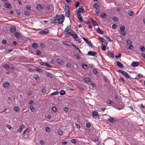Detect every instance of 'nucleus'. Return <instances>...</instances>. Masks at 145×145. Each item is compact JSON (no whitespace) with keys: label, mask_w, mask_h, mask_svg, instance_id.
Here are the masks:
<instances>
[{"label":"nucleus","mask_w":145,"mask_h":145,"mask_svg":"<svg viewBox=\"0 0 145 145\" xmlns=\"http://www.w3.org/2000/svg\"><path fill=\"white\" fill-rule=\"evenodd\" d=\"M72 37L74 39V40L78 41L79 43L81 42V40L80 38L79 37L76 33L74 31H71V33H69Z\"/></svg>","instance_id":"obj_1"},{"label":"nucleus","mask_w":145,"mask_h":145,"mask_svg":"<svg viewBox=\"0 0 145 145\" xmlns=\"http://www.w3.org/2000/svg\"><path fill=\"white\" fill-rule=\"evenodd\" d=\"M64 17L63 15L58 16L57 23L59 24H62L64 21Z\"/></svg>","instance_id":"obj_2"},{"label":"nucleus","mask_w":145,"mask_h":145,"mask_svg":"<svg viewBox=\"0 0 145 145\" xmlns=\"http://www.w3.org/2000/svg\"><path fill=\"white\" fill-rule=\"evenodd\" d=\"M120 33L123 35L125 36L126 35V33L125 31V27L123 26H121L120 27Z\"/></svg>","instance_id":"obj_3"},{"label":"nucleus","mask_w":145,"mask_h":145,"mask_svg":"<svg viewBox=\"0 0 145 145\" xmlns=\"http://www.w3.org/2000/svg\"><path fill=\"white\" fill-rule=\"evenodd\" d=\"M92 114L94 118L97 120H99V119L98 112L96 111L92 112Z\"/></svg>","instance_id":"obj_4"},{"label":"nucleus","mask_w":145,"mask_h":145,"mask_svg":"<svg viewBox=\"0 0 145 145\" xmlns=\"http://www.w3.org/2000/svg\"><path fill=\"white\" fill-rule=\"evenodd\" d=\"M99 40H101V42L102 43V45L107 46V43L105 39L102 37H99Z\"/></svg>","instance_id":"obj_5"},{"label":"nucleus","mask_w":145,"mask_h":145,"mask_svg":"<svg viewBox=\"0 0 145 145\" xmlns=\"http://www.w3.org/2000/svg\"><path fill=\"white\" fill-rule=\"evenodd\" d=\"M49 32V30L48 29H46L40 31L39 33L41 35L47 34Z\"/></svg>","instance_id":"obj_6"},{"label":"nucleus","mask_w":145,"mask_h":145,"mask_svg":"<svg viewBox=\"0 0 145 145\" xmlns=\"http://www.w3.org/2000/svg\"><path fill=\"white\" fill-rule=\"evenodd\" d=\"M71 27L70 26H67L64 30V33H66V34H69V33H71Z\"/></svg>","instance_id":"obj_7"},{"label":"nucleus","mask_w":145,"mask_h":145,"mask_svg":"<svg viewBox=\"0 0 145 145\" xmlns=\"http://www.w3.org/2000/svg\"><path fill=\"white\" fill-rule=\"evenodd\" d=\"M58 15H56L55 17H53L52 20L51 21V23H57Z\"/></svg>","instance_id":"obj_8"},{"label":"nucleus","mask_w":145,"mask_h":145,"mask_svg":"<svg viewBox=\"0 0 145 145\" xmlns=\"http://www.w3.org/2000/svg\"><path fill=\"white\" fill-rule=\"evenodd\" d=\"M119 72H121L122 74L125 76L127 78H130V76L129 75L126 73V72L124 71H121L120 70Z\"/></svg>","instance_id":"obj_9"},{"label":"nucleus","mask_w":145,"mask_h":145,"mask_svg":"<svg viewBox=\"0 0 145 145\" xmlns=\"http://www.w3.org/2000/svg\"><path fill=\"white\" fill-rule=\"evenodd\" d=\"M28 130V129H26L24 130L23 133V136L25 138H27L28 137V132H27Z\"/></svg>","instance_id":"obj_10"},{"label":"nucleus","mask_w":145,"mask_h":145,"mask_svg":"<svg viewBox=\"0 0 145 145\" xmlns=\"http://www.w3.org/2000/svg\"><path fill=\"white\" fill-rule=\"evenodd\" d=\"M97 54V52L92 51H89L88 53V54L89 55L92 56H95Z\"/></svg>","instance_id":"obj_11"},{"label":"nucleus","mask_w":145,"mask_h":145,"mask_svg":"<svg viewBox=\"0 0 145 145\" xmlns=\"http://www.w3.org/2000/svg\"><path fill=\"white\" fill-rule=\"evenodd\" d=\"M84 10V9H83L82 8H79L78 10L76 12V14H80L83 13V12Z\"/></svg>","instance_id":"obj_12"},{"label":"nucleus","mask_w":145,"mask_h":145,"mask_svg":"<svg viewBox=\"0 0 145 145\" xmlns=\"http://www.w3.org/2000/svg\"><path fill=\"white\" fill-rule=\"evenodd\" d=\"M25 127L24 125L22 124L20 127L18 129V131L20 133H21L23 129L25 128Z\"/></svg>","instance_id":"obj_13"},{"label":"nucleus","mask_w":145,"mask_h":145,"mask_svg":"<svg viewBox=\"0 0 145 145\" xmlns=\"http://www.w3.org/2000/svg\"><path fill=\"white\" fill-rule=\"evenodd\" d=\"M83 39L85 41V42L88 44V45L90 46H92V44H91L88 40L85 38L82 37Z\"/></svg>","instance_id":"obj_14"},{"label":"nucleus","mask_w":145,"mask_h":145,"mask_svg":"<svg viewBox=\"0 0 145 145\" xmlns=\"http://www.w3.org/2000/svg\"><path fill=\"white\" fill-rule=\"evenodd\" d=\"M108 120L109 121L112 123H114L116 122V120L114 119L112 117H110Z\"/></svg>","instance_id":"obj_15"},{"label":"nucleus","mask_w":145,"mask_h":145,"mask_svg":"<svg viewBox=\"0 0 145 145\" xmlns=\"http://www.w3.org/2000/svg\"><path fill=\"white\" fill-rule=\"evenodd\" d=\"M5 7L8 8L9 9H10L12 7L11 5L8 3H5Z\"/></svg>","instance_id":"obj_16"},{"label":"nucleus","mask_w":145,"mask_h":145,"mask_svg":"<svg viewBox=\"0 0 145 145\" xmlns=\"http://www.w3.org/2000/svg\"><path fill=\"white\" fill-rule=\"evenodd\" d=\"M36 8L39 11L41 10L42 9H43L42 6L39 4H37V5Z\"/></svg>","instance_id":"obj_17"},{"label":"nucleus","mask_w":145,"mask_h":145,"mask_svg":"<svg viewBox=\"0 0 145 145\" xmlns=\"http://www.w3.org/2000/svg\"><path fill=\"white\" fill-rule=\"evenodd\" d=\"M138 65V63L137 62H133L131 63V66L133 67H136Z\"/></svg>","instance_id":"obj_18"},{"label":"nucleus","mask_w":145,"mask_h":145,"mask_svg":"<svg viewBox=\"0 0 145 145\" xmlns=\"http://www.w3.org/2000/svg\"><path fill=\"white\" fill-rule=\"evenodd\" d=\"M77 17L79 20L81 22L83 21V19L80 14H77Z\"/></svg>","instance_id":"obj_19"},{"label":"nucleus","mask_w":145,"mask_h":145,"mask_svg":"<svg viewBox=\"0 0 145 145\" xmlns=\"http://www.w3.org/2000/svg\"><path fill=\"white\" fill-rule=\"evenodd\" d=\"M16 30V27L15 26H12L11 27L10 31L12 33H14Z\"/></svg>","instance_id":"obj_20"},{"label":"nucleus","mask_w":145,"mask_h":145,"mask_svg":"<svg viewBox=\"0 0 145 145\" xmlns=\"http://www.w3.org/2000/svg\"><path fill=\"white\" fill-rule=\"evenodd\" d=\"M84 80L86 83L90 82L91 81V79L88 77L84 78Z\"/></svg>","instance_id":"obj_21"},{"label":"nucleus","mask_w":145,"mask_h":145,"mask_svg":"<svg viewBox=\"0 0 145 145\" xmlns=\"http://www.w3.org/2000/svg\"><path fill=\"white\" fill-rule=\"evenodd\" d=\"M96 30L97 32L100 34H102L104 33V32L101 31V29L99 28H97Z\"/></svg>","instance_id":"obj_22"},{"label":"nucleus","mask_w":145,"mask_h":145,"mask_svg":"<svg viewBox=\"0 0 145 145\" xmlns=\"http://www.w3.org/2000/svg\"><path fill=\"white\" fill-rule=\"evenodd\" d=\"M116 65L120 68H122L123 67V65L119 61H117L116 62Z\"/></svg>","instance_id":"obj_23"},{"label":"nucleus","mask_w":145,"mask_h":145,"mask_svg":"<svg viewBox=\"0 0 145 145\" xmlns=\"http://www.w3.org/2000/svg\"><path fill=\"white\" fill-rule=\"evenodd\" d=\"M34 79H35L37 81H38L39 80V78L37 74H35L33 77Z\"/></svg>","instance_id":"obj_24"},{"label":"nucleus","mask_w":145,"mask_h":145,"mask_svg":"<svg viewBox=\"0 0 145 145\" xmlns=\"http://www.w3.org/2000/svg\"><path fill=\"white\" fill-rule=\"evenodd\" d=\"M107 103L111 105H113L114 104V102L113 101H112L110 100H108L107 101Z\"/></svg>","instance_id":"obj_25"},{"label":"nucleus","mask_w":145,"mask_h":145,"mask_svg":"<svg viewBox=\"0 0 145 145\" xmlns=\"http://www.w3.org/2000/svg\"><path fill=\"white\" fill-rule=\"evenodd\" d=\"M65 16L69 18L70 17L71 12L69 11L65 12Z\"/></svg>","instance_id":"obj_26"},{"label":"nucleus","mask_w":145,"mask_h":145,"mask_svg":"<svg viewBox=\"0 0 145 145\" xmlns=\"http://www.w3.org/2000/svg\"><path fill=\"white\" fill-rule=\"evenodd\" d=\"M10 84L8 82H5L4 84H3V86L4 88H6L8 87Z\"/></svg>","instance_id":"obj_27"},{"label":"nucleus","mask_w":145,"mask_h":145,"mask_svg":"<svg viewBox=\"0 0 145 145\" xmlns=\"http://www.w3.org/2000/svg\"><path fill=\"white\" fill-rule=\"evenodd\" d=\"M32 47L34 48L37 49L38 48V45L36 43H33L32 45Z\"/></svg>","instance_id":"obj_28"},{"label":"nucleus","mask_w":145,"mask_h":145,"mask_svg":"<svg viewBox=\"0 0 145 145\" xmlns=\"http://www.w3.org/2000/svg\"><path fill=\"white\" fill-rule=\"evenodd\" d=\"M59 93L61 95H64L66 93L65 91L63 90H61Z\"/></svg>","instance_id":"obj_29"},{"label":"nucleus","mask_w":145,"mask_h":145,"mask_svg":"<svg viewBox=\"0 0 145 145\" xmlns=\"http://www.w3.org/2000/svg\"><path fill=\"white\" fill-rule=\"evenodd\" d=\"M47 89L46 87H44L42 89L41 91L43 93H45L46 92Z\"/></svg>","instance_id":"obj_30"},{"label":"nucleus","mask_w":145,"mask_h":145,"mask_svg":"<svg viewBox=\"0 0 145 145\" xmlns=\"http://www.w3.org/2000/svg\"><path fill=\"white\" fill-rule=\"evenodd\" d=\"M65 12L69 11V7L68 5L66 6L65 8Z\"/></svg>","instance_id":"obj_31"},{"label":"nucleus","mask_w":145,"mask_h":145,"mask_svg":"<svg viewBox=\"0 0 145 145\" xmlns=\"http://www.w3.org/2000/svg\"><path fill=\"white\" fill-rule=\"evenodd\" d=\"M24 14L25 15L27 16H28L30 15L31 13L28 11H25L24 12Z\"/></svg>","instance_id":"obj_32"},{"label":"nucleus","mask_w":145,"mask_h":145,"mask_svg":"<svg viewBox=\"0 0 145 145\" xmlns=\"http://www.w3.org/2000/svg\"><path fill=\"white\" fill-rule=\"evenodd\" d=\"M57 61L59 64L61 65H63V62L62 60L58 59H57Z\"/></svg>","instance_id":"obj_33"},{"label":"nucleus","mask_w":145,"mask_h":145,"mask_svg":"<svg viewBox=\"0 0 145 145\" xmlns=\"http://www.w3.org/2000/svg\"><path fill=\"white\" fill-rule=\"evenodd\" d=\"M101 16L103 18H106V16L105 14L104 13H102L101 14Z\"/></svg>","instance_id":"obj_34"},{"label":"nucleus","mask_w":145,"mask_h":145,"mask_svg":"<svg viewBox=\"0 0 145 145\" xmlns=\"http://www.w3.org/2000/svg\"><path fill=\"white\" fill-rule=\"evenodd\" d=\"M39 62L40 65H44V63L42 62V61L41 60H39Z\"/></svg>","instance_id":"obj_35"},{"label":"nucleus","mask_w":145,"mask_h":145,"mask_svg":"<svg viewBox=\"0 0 145 145\" xmlns=\"http://www.w3.org/2000/svg\"><path fill=\"white\" fill-rule=\"evenodd\" d=\"M59 94V92L57 91H55L53 93H52L51 94V95H58Z\"/></svg>","instance_id":"obj_36"},{"label":"nucleus","mask_w":145,"mask_h":145,"mask_svg":"<svg viewBox=\"0 0 145 145\" xmlns=\"http://www.w3.org/2000/svg\"><path fill=\"white\" fill-rule=\"evenodd\" d=\"M133 48V46L131 44H129V46L127 47V48L129 49L132 50Z\"/></svg>","instance_id":"obj_37"},{"label":"nucleus","mask_w":145,"mask_h":145,"mask_svg":"<svg viewBox=\"0 0 145 145\" xmlns=\"http://www.w3.org/2000/svg\"><path fill=\"white\" fill-rule=\"evenodd\" d=\"M58 134L59 135H61L63 133V131L62 130H59L58 131Z\"/></svg>","instance_id":"obj_38"},{"label":"nucleus","mask_w":145,"mask_h":145,"mask_svg":"<svg viewBox=\"0 0 145 145\" xmlns=\"http://www.w3.org/2000/svg\"><path fill=\"white\" fill-rule=\"evenodd\" d=\"M128 14L130 16H132L133 15V12L131 10H130L129 11Z\"/></svg>","instance_id":"obj_39"},{"label":"nucleus","mask_w":145,"mask_h":145,"mask_svg":"<svg viewBox=\"0 0 145 145\" xmlns=\"http://www.w3.org/2000/svg\"><path fill=\"white\" fill-rule=\"evenodd\" d=\"M6 126L8 129L10 130H12L13 129L12 127L9 124H7Z\"/></svg>","instance_id":"obj_40"},{"label":"nucleus","mask_w":145,"mask_h":145,"mask_svg":"<svg viewBox=\"0 0 145 145\" xmlns=\"http://www.w3.org/2000/svg\"><path fill=\"white\" fill-rule=\"evenodd\" d=\"M30 109L32 112H34L35 110V108L33 106H31Z\"/></svg>","instance_id":"obj_41"},{"label":"nucleus","mask_w":145,"mask_h":145,"mask_svg":"<svg viewBox=\"0 0 145 145\" xmlns=\"http://www.w3.org/2000/svg\"><path fill=\"white\" fill-rule=\"evenodd\" d=\"M14 110L16 112H18L19 110L20 109L18 107L15 106L14 108Z\"/></svg>","instance_id":"obj_42"},{"label":"nucleus","mask_w":145,"mask_h":145,"mask_svg":"<svg viewBox=\"0 0 145 145\" xmlns=\"http://www.w3.org/2000/svg\"><path fill=\"white\" fill-rule=\"evenodd\" d=\"M93 141L94 142H96L98 141V139L97 137L96 138H93L92 139Z\"/></svg>","instance_id":"obj_43"},{"label":"nucleus","mask_w":145,"mask_h":145,"mask_svg":"<svg viewBox=\"0 0 145 145\" xmlns=\"http://www.w3.org/2000/svg\"><path fill=\"white\" fill-rule=\"evenodd\" d=\"M3 66L7 69L9 68L8 65L6 64H4L3 65Z\"/></svg>","instance_id":"obj_44"},{"label":"nucleus","mask_w":145,"mask_h":145,"mask_svg":"<svg viewBox=\"0 0 145 145\" xmlns=\"http://www.w3.org/2000/svg\"><path fill=\"white\" fill-rule=\"evenodd\" d=\"M92 23L94 25H95V26L97 25H98L97 24L95 21L94 20H92Z\"/></svg>","instance_id":"obj_45"},{"label":"nucleus","mask_w":145,"mask_h":145,"mask_svg":"<svg viewBox=\"0 0 145 145\" xmlns=\"http://www.w3.org/2000/svg\"><path fill=\"white\" fill-rule=\"evenodd\" d=\"M93 73L95 74L96 75H98V72L96 69H94L93 70Z\"/></svg>","instance_id":"obj_46"},{"label":"nucleus","mask_w":145,"mask_h":145,"mask_svg":"<svg viewBox=\"0 0 145 145\" xmlns=\"http://www.w3.org/2000/svg\"><path fill=\"white\" fill-rule=\"evenodd\" d=\"M127 44H130L132 43V42L129 40H127L126 41Z\"/></svg>","instance_id":"obj_47"},{"label":"nucleus","mask_w":145,"mask_h":145,"mask_svg":"<svg viewBox=\"0 0 145 145\" xmlns=\"http://www.w3.org/2000/svg\"><path fill=\"white\" fill-rule=\"evenodd\" d=\"M45 129L46 132H49L50 130V128L48 127H46Z\"/></svg>","instance_id":"obj_48"},{"label":"nucleus","mask_w":145,"mask_h":145,"mask_svg":"<svg viewBox=\"0 0 145 145\" xmlns=\"http://www.w3.org/2000/svg\"><path fill=\"white\" fill-rule=\"evenodd\" d=\"M106 39L108 41L112 42V40L108 37H105Z\"/></svg>","instance_id":"obj_49"},{"label":"nucleus","mask_w":145,"mask_h":145,"mask_svg":"<svg viewBox=\"0 0 145 145\" xmlns=\"http://www.w3.org/2000/svg\"><path fill=\"white\" fill-rule=\"evenodd\" d=\"M93 7L94 8H95L96 9H97L98 8V5L97 4H94Z\"/></svg>","instance_id":"obj_50"},{"label":"nucleus","mask_w":145,"mask_h":145,"mask_svg":"<svg viewBox=\"0 0 145 145\" xmlns=\"http://www.w3.org/2000/svg\"><path fill=\"white\" fill-rule=\"evenodd\" d=\"M140 49L141 50L142 52H144L145 50V48L144 46L140 47Z\"/></svg>","instance_id":"obj_51"},{"label":"nucleus","mask_w":145,"mask_h":145,"mask_svg":"<svg viewBox=\"0 0 145 145\" xmlns=\"http://www.w3.org/2000/svg\"><path fill=\"white\" fill-rule=\"evenodd\" d=\"M15 35L16 38H18L19 34L18 32H15Z\"/></svg>","instance_id":"obj_52"},{"label":"nucleus","mask_w":145,"mask_h":145,"mask_svg":"<svg viewBox=\"0 0 145 145\" xmlns=\"http://www.w3.org/2000/svg\"><path fill=\"white\" fill-rule=\"evenodd\" d=\"M52 110L54 112H56L57 111V110L55 106H53L52 108Z\"/></svg>","instance_id":"obj_53"},{"label":"nucleus","mask_w":145,"mask_h":145,"mask_svg":"<svg viewBox=\"0 0 145 145\" xmlns=\"http://www.w3.org/2000/svg\"><path fill=\"white\" fill-rule=\"evenodd\" d=\"M47 76H48L50 78H52V74L49 72L47 73Z\"/></svg>","instance_id":"obj_54"},{"label":"nucleus","mask_w":145,"mask_h":145,"mask_svg":"<svg viewBox=\"0 0 145 145\" xmlns=\"http://www.w3.org/2000/svg\"><path fill=\"white\" fill-rule=\"evenodd\" d=\"M82 67L84 69H86L88 68V66L86 64H84L83 65Z\"/></svg>","instance_id":"obj_55"},{"label":"nucleus","mask_w":145,"mask_h":145,"mask_svg":"<svg viewBox=\"0 0 145 145\" xmlns=\"http://www.w3.org/2000/svg\"><path fill=\"white\" fill-rule=\"evenodd\" d=\"M103 46L102 47V50L103 51H105L106 50V46Z\"/></svg>","instance_id":"obj_56"},{"label":"nucleus","mask_w":145,"mask_h":145,"mask_svg":"<svg viewBox=\"0 0 145 145\" xmlns=\"http://www.w3.org/2000/svg\"><path fill=\"white\" fill-rule=\"evenodd\" d=\"M44 65H45L48 67H51L52 66H50L47 62H46L44 63Z\"/></svg>","instance_id":"obj_57"},{"label":"nucleus","mask_w":145,"mask_h":145,"mask_svg":"<svg viewBox=\"0 0 145 145\" xmlns=\"http://www.w3.org/2000/svg\"><path fill=\"white\" fill-rule=\"evenodd\" d=\"M36 53L38 55H40L41 54V52H40V51L39 50H37V51Z\"/></svg>","instance_id":"obj_58"},{"label":"nucleus","mask_w":145,"mask_h":145,"mask_svg":"<svg viewBox=\"0 0 145 145\" xmlns=\"http://www.w3.org/2000/svg\"><path fill=\"white\" fill-rule=\"evenodd\" d=\"M71 142L73 144H75L76 143V140L74 139H72L71 140Z\"/></svg>","instance_id":"obj_59"},{"label":"nucleus","mask_w":145,"mask_h":145,"mask_svg":"<svg viewBox=\"0 0 145 145\" xmlns=\"http://www.w3.org/2000/svg\"><path fill=\"white\" fill-rule=\"evenodd\" d=\"M26 8L27 10H29L31 8V7L30 5H28L26 6Z\"/></svg>","instance_id":"obj_60"},{"label":"nucleus","mask_w":145,"mask_h":145,"mask_svg":"<svg viewBox=\"0 0 145 145\" xmlns=\"http://www.w3.org/2000/svg\"><path fill=\"white\" fill-rule=\"evenodd\" d=\"M112 28L113 29H116V25L115 24H113L112 25Z\"/></svg>","instance_id":"obj_61"},{"label":"nucleus","mask_w":145,"mask_h":145,"mask_svg":"<svg viewBox=\"0 0 145 145\" xmlns=\"http://www.w3.org/2000/svg\"><path fill=\"white\" fill-rule=\"evenodd\" d=\"M40 144L42 145H44V142L42 140H40Z\"/></svg>","instance_id":"obj_62"},{"label":"nucleus","mask_w":145,"mask_h":145,"mask_svg":"<svg viewBox=\"0 0 145 145\" xmlns=\"http://www.w3.org/2000/svg\"><path fill=\"white\" fill-rule=\"evenodd\" d=\"M79 3L78 1L76 2V4H75V7H77L79 6Z\"/></svg>","instance_id":"obj_63"},{"label":"nucleus","mask_w":145,"mask_h":145,"mask_svg":"<svg viewBox=\"0 0 145 145\" xmlns=\"http://www.w3.org/2000/svg\"><path fill=\"white\" fill-rule=\"evenodd\" d=\"M112 19L114 21H117V18L116 17H113Z\"/></svg>","instance_id":"obj_64"}]
</instances>
